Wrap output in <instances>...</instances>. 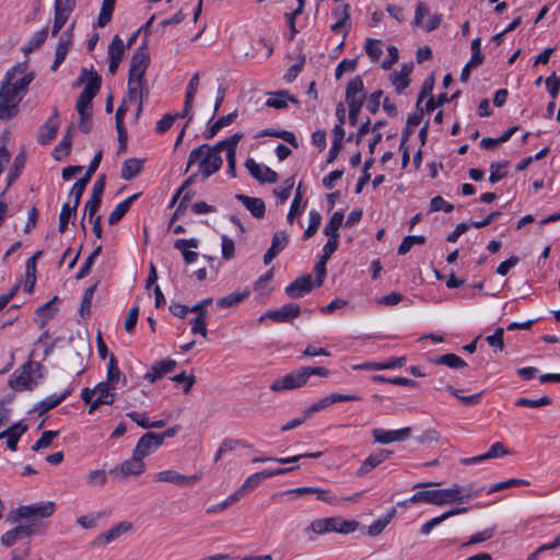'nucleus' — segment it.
Masks as SVG:
<instances>
[{"label":"nucleus","mask_w":560,"mask_h":560,"mask_svg":"<svg viewBox=\"0 0 560 560\" xmlns=\"http://www.w3.org/2000/svg\"><path fill=\"white\" fill-rule=\"evenodd\" d=\"M482 490L483 488L476 489L474 483L467 486L454 483L446 489L418 491L409 499V502H425L434 505L465 503L478 497Z\"/></svg>","instance_id":"obj_1"},{"label":"nucleus","mask_w":560,"mask_h":560,"mask_svg":"<svg viewBox=\"0 0 560 560\" xmlns=\"http://www.w3.org/2000/svg\"><path fill=\"white\" fill-rule=\"evenodd\" d=\"M222 151H224V149H217V143L213 147L207 143L199 145L190 152L186 172L190 166L197 164L201 175L208 178L221 168L223 161L220 156V152Z\"/></svg>","instance_id":"obj_2"},{"label":"nucleus","mask_w":560,"mask_h":560,"mask_svg":"<svg viewBox=\"0 0 560 560\" xmlns=\"http://www.w3.org/2000/svg\"><path fill=\"white\" fill-rule=\"evenodd\" d=\"M23 95L10 88L8 82H1L0 86V119L10 120L19 113V104Z\"/></svg>","instance_id":"obj_3"},{"label":"nucleus","mask_w":560,"mask_h":560,"mask_svg":"<svg viewBox=\"0 0 560 560\" xmlns=\"http://www.w3.org/2000/svg\"><path fill=\"white\" fill-rule=\"evenodd\" d=\"M299 466L288 467V468H276V469H265L262 471L250 475L245 479L243 485L236 490L237 494L243 498L246 493L256 489L265 479L271 478L275 476L284 475L298 469Z\"/></svg>","instance_id":"obj_4"},{"label":"nucleus","mask_w":560,"mask_h":560,"mask_svg":"<svg viewBox=\"0 0 560 560\" xmlns=\"http://www.w3.org/2000/svg\"><path fill=\"white\" fill-rule=\"evenodd\" d=\"M145 470V464L142 458L137 457L135 453H132L131 458L116 465L113 469H110V475H113L118 481H125L129 477L140 476Z\"/></svg>","instance_id":"obj_5"},{"label":"nucleus","mask_w":560,"mask_h":560,"mask_svg":"<svg viewBox=\"0 0 560 560\" xmlns=\"http://www.w3.org/2000/svg\"><path fill=\"white\" fill-rule=\"evenodd\" d=\"M308 377L304 366L292 371L281 378L276 380L271 385L272 392L291 390L302 387L306 384Z\"/></svg>","instance_id":"obj_6"},{"label":"nucleus","mask_w":560,"mask_h":560,"mask_svg":"<svg viewBox=\"0 0 560 560\" xmlns=\"http://www.w3.org/2000/svg\"><path fill=\"white\" fill-rule=\"evenodd\" d=\"M202 478V472H196L190 476L182 475L176 470H163L154 476L156 482H170L178 487H191Z\"/></svg>","instance_id":"obj_7"},{"label":"nucleus","mask_w":560,"mask_h":560,"mask_svg":"<svg viewBox=\"0 0 560 560\" xmlns=\"http://www.w3.org/2000/svg\"><path fill=\"white\" fill-rule=\"evenodd\" d=\"M149 62V54L147 50V44L140 45L130 60L129 77L130 81H142L144 72Z\"/></svg>","instance_id":"obj_8"},{"label":"nucleus","mask_w":560,"mask_h":560,"mask_svg":"<svg viewBox=\"0 0 560 560\" xmlns=\"http://www.w3.org/2000/svg\"><path fill=\"white\" fill-rule=\"evenodd\" d=\"M55 510L56 505L54 502L22 505L16 509V515L20 518L26 520L47 518L55 513Z\"/></svg>","instance_id":"obj_9"},{"label":"nucleus","mask_w":560,"mask_h":560,"mask_svg":"<svg viewBox=\"0 0 560 560\" xmlns=\"http://www.w3.org/2000/svg\"><path fill=\"white\" fill-rule=\"evenodd\" d=\"M75 5V0H55V16L51 35L56 36L68 21Z\"/></svg>","instance_id":"obj_10"},{"label":"nucleus","mask_w":560,"mask_h":560,"mask_svg":"<svg viewBox=\"0 0 560 560\" xmlns=\"http://www.w3.org/2000/svg\"><path fill=\"white\" fill-rule=\"evenodd\" d=\"M301 314L299 304L288 303L282 305L279 310H270L260 316L259 322L266 318L271 319L276 323H288L293 318H296Z\"/></svg>","instance_id":"obj_11"},{"label":"nucleus","mask_w":560,"mask_h":560,"mask_svg":"<svg viewBox=\"0 0 560 560\" xmlns=\"http://www.w3.org/2000/svg\"><path fill=\"white\" fill-rule=\"evenodd\" d=\"M242 138L243 133L236 132L217 143V149H224L226 151L228 168L232 177L236 176V148Z\"/></svg>","instance_id":"obj_12"},{"label":"nucleus","mask_w":560,"mask_h":560,"mask_svg":"<svg viewBox=\"0 0 560 560\" xmlns=\"http://www.w3.org/2000/svg\"><path fill=\"white\" fill-rule=\"evenodd\" d=\"M32 362L23 365L20 372H14L10 380L9 385L14 390H30L35 386V382L32 377Z\"/></svg>","instance_id":"obj_13"},{"label":"nucleus","mask_w":560,"mask_h":560,"mask_svg":"<svg viewBox=\"0 0 560 560\" xmlns=\"http://www.w3.org/2000/svg\"><path fill=\"white\" fill-rule=\"evenodd\" d=\"M359 397L354 395H343V394H330L328 396L323 397L322 399L313 402L307 408L303 410V415L305 417H310L311 415L318 412L332 404L341 402V401H353L358 400Z\"/></svg>","instance_id":"obj_14"},{"label":"nucleus","mask_w":560,"mask_h":560,"mask_svg":"<svg viewBox=\"0 0 560 560\" xmlns=\"http://www.w3.org/2000/svg\"><path fill=\"white\" fill-rule=\"evenodd\" d=\"M440 16L431 15L425 3H418L413 21L415 25L420 26L427 32H431L440 25Z\"/></svg>","instance_id":"obj_15"},{"label":"nucleus","mask_w":560,"mask_h":560,"mask_svg":"<svg viewBox=\"0 0 560 560\" xmlns=\"http://www.w3.org/2000/svg\"><path fill=\"white\" fill-rule=\"evenodd\" d=\"M365 93L363 91V81L360 77L352 79L346 89V101L349 107L361 108Z\"/></svg>","instance_id":"obj_16"},{"label":"nucleus","mask_w":560,"mask_h":560,"mask_svg":"<svg viewBox=\"0 0 560 560\" xmlns=\"http://www.w3.org/2000/svg\"><path fill=\"white\" fill-rule=\"evenodd\" d=\"M161 445V439L158 438V433L148 432L139 439L132 453H135L137 457L143 459L155 450H158Z\"/></svg>","instance_id":"obj_17"},{"label":"nucleus","mask_w":560,"mask_h":560,"mask_svg":"<svg viewBox=\"0 0 560 560\" xmlns=\"http://www.w3.org/2000/svg\"><path fill=\"white\" fill-rule=\"evenodd\" d=\"M245 167L249 174L260 183L272 184L278 180V175L275 171L268 166L259 165L253 159L246 160Z\"/></svg>","instance_id":"obj_18"},{"label":"nucleus","mask_w":560,"mask_h":560,"mask_svg":"<svg viewBox=\"0 0 560 560\" xmlns=\"http://www.w3.org/2000/svg\"><path fill=\"white\" fill-rule=\"evenodd\" d=\"M315 284L312 282V276L305 275L302 277L296 278L293 282H291L285 288V293L291 299H299L303 296L304 294L311 292Z\"/></svg>","instance_id":"obj_19"},{"label":"nucleus","mask_w":560,"mask_h":560,"mask_svg":"<svg viewBox=\"0 0 560 560\" xmlns=\"http://www.w3.org/2000/svg\"><path fill=\"white\" fill-rule=\"evenodd\" d=\"M57 117V108H54L51 117L39 129L38 142L40 144H48L51 140L56 138L57 131L59 129V121Z\"/></svg>","instance_id":"obj_20"},{"label":"nucleus","mask_w":560,"mask_h":560,"mask_svg":"<svg viewBox=\"0 0 560 560\" xmlns=\"http://www.w3.org/2000/svg\"><path fill=\"white\" fill-rule=\"evenodd\" d=\"M289 243V236L284 231H279L273 234L271 246L264 256V262L270 264L276 256L282 252Z\"/></svg>","instance_id":"obj_21"},{"label":"nucleus","mask_w":560,"mask_h":560,"mask_svg":"<svg viewBox=\"0 0 560 560\" xmlns=\"http://www.w3.org/2000/svg\"><path fill=\"white\" fill-rule=\"evenodd\" d=\"M176 361L172 359L162 360L160 362H156L150 371H148L144 375V380L149 381L150 383L156 382L159 378H161L163 375L172 372L176 368Z\"/></svg>","instance_id":"obj_22"},{"label":"nucleus","mask_w":560,"mask_h":560,"mask_svg":"<svg viewBox=\"0 0 560 560\" xmlns=\"http://www.w3.org/2000/svg\"><path fill=\"white\" fill-rule=\"evenodd\" d=\"M413 70V62L402 65L399 71L390 74V82L398 93L402 92L410 83V74Z\"/></svg>","instance_id":"obj_23"},{"label":"nucleus","mask_w":560,"mask_h":560,"mask_svg":"<svg viewBox=\"0 0 560 560\" xmlns=\"http://www.w3.org/2000/svg\"><path fill=\"white\" fill-rule=\"evenodd\" d=\"M132 528V525L128 522H120L119 524L115 525L110 529L100 534L96 539L95 544L105 546L109 544L110 541H114L118 537H120L122 534L127 533Z\"/></svg>","instance_id":"obj_24"},{"label":"nucleus","mask_w":560,"mask_h":560,"mask_svg":"<svg viewBox=\"0 0 560 560\" xmlns=\"http://www.w3.org/2000/svg\"><path fill=\"white\" fill-rule=\"evenodd\" d=\"M72 43V34L70 32L63 33L57 44L55 60L51 65V70L56 71L58 67L63 62L67 57V54L71 47Z\"/></svg>","instance_id":"obj_25"},{"label":"nucleus","mask_w":560,"mask_h":560,"mask_svg":"<svg viewBox=\"0 0 560 560\" xmlns=\"http://www.w3.org/2000/svg\"><path fill=\"white\" fill-rule=\"evenodd\" d=\"M198 245L199 241L197 238H180L174 243V247L182 252L183 258L188 265L195 262L198 258V253L189 250V248H197Z\"/></svg>","instance_id":"obj_26"},{"label":"nucleus","mask_w":560,"mask_h":560,"mask_svg":"<svg viewBox=\"0 0 560 560\" xmlns=\"http://www.w3.org/2000/svg\"><path fill=\"white\" fill-rule=\"evenodd\" d=\"M236 199L240 200L255 218L261 219L265 215L266 207L262 199L242 194L236 195Z\"/></svg>","instance_id":"obj_27"},{"label":"nucleus","mask_w":560,"mask_h":560,"mask_svg":"<svg viewBox=\"0 0 560 560\" xmlns=\"http://www.w3.org/2000/svg\"><path fill=\"white\" fill-rule=\"evenodd\" d=\"M27 430L22 423H15L0 433V440L7 438V445L11 451H15L21 435Z\"/></svg>","instance_id":"obj_28"},{"label":"nucleus","mask_w":560,"mask_h":560,"mask_svg":"<svg viewBox=\"0 0 560 560\" xmlns=\"http://www.w3.org/2000/svg\"><path fill=\"white\" fill-rule=\"evenodd\" d=\"M126 102H129V103H138V108H137V116H139L142 112V81H139V80H136V81H130V79H128V95H127V98L124 100V104Z\"/></svg>","instance_id":"obj_29"},{"label":"nucleus","mask_w":560,"mask_h":560,"mask_svg":"<svg viewBox=\"0 0 560 560\" xmlns=\"http://www.w3.org/2000/svg\"><path fill=\"white\" fill-rule=\"evenodd\" d=\"M468 511L467 508H455L453 510H450L428 522H425L422 526H421V533L423 535H429L431 533V530L440 525L442 522H444L445 520L450 518L451 516H454V515H458L460 513H466Z\"/></svg>","instance_id":"obj_30"},{"label":"nucleus","mask_w":560,"mask_h":560,"mask_svg":"<svg viewBox=\"0 0 560 560\" xmlns=\"http://www.w3.org/2000/svg\"><path fill=\"white\" fill-rule=\"evenodd\" d=\"M74 127L73 125L69 126L62 140L54 150V158L58 161L62 160L70 153V149L72 145V137H73Z\"/></svg>","instance_id":"obj_31"},{"label":"nucleus","mask_w":560,"mask_h":560,"mask_svg":"<svg viewBox=\"0 0 560 560\" xmlns=\"http://www.w3.org/2000/svg\"><path fill=\"white\" fill-rule=\"evenodd\" d=\"M86 74H89L90 77H89V80H88L82 93H85V94L88 93L89 95H92L95 97L100 91L102 79L96 72H94V71L88 72L86 69H83L82 75L79 78V83H81L83 81V79Z\"/></svg>","instance_id":"obj_32"},{"label":"nucleus","mask_w":560,"mask_h":560,"mask_svg":"<svg viewBox=\"0 0 560 560\" xmlns=\"http://www.w3.org/2000/svg\"><path fill=\"white\" fill-rule=\"evenodd\" d=\"M143 162L140 159H128L124 162L121 167V178L130 180L139 175L142 171Z\"/></svg>","instance_id":"obj_33"},{"label":"nucleus","mask_w":560,"mask_h":560,"mask_svg":"<svg viewBox=\"0 0 560 560\" xmlns=\"http://www.w3.org/2000/svg\"><path fill=\"white\" fill-rule=\"evenodd\" d=\"M336 517L317 518L310 524L308 529L318 535L336 532Z\"/></svg>","instance_id":"obj_34"},{"label":"nucleus","mask_w":560,"mask_h":560,"mask_svg":"<svg viewBox=\"0 0 560 560\" xmlns=\"http://www.w3.org/2000/svg\"><path fill=\"white\" fill-rule=\"evenodd\" d=\"M71 394V389H67L59 396H49L46 399L42 400L35 408L38 411L39 416L46 413L50 409L57 407L61 404L69 395Z\"/></svg>","instance_id":"obj_35"},{"label":"nucleus","mask_w":560,"mask_h":560,"mask_svg":"<svg viewBox=\"0 0 560 560\" xmlns=\"http://www.w3.org/2000/svg\"><path fill=\"white\" fill-rule=\"evenodd\" d=\"M288 102L298 103V100L290 95L287 91H279L272 94V97L268 98L266 105L272 108H284Z\"/></svg>","instance_id":"obj_36"},{"label":"nucleus","mask_w":560,"mask_h":560,"mask_svg":"<svg viewBox=\"0 0 560 560\" xmlns=\"http://www.w3.org/2000/svg\"><path fill=\"white\" fill-rule=\"evenodd\" d=\"M34 80V73L28 72L24 73L21 78H18L15 75L14 80H8L4 78L2 82H8L10 88H14V91L19 94H22L26 92L27 86L31 84V82Z\"/></svg>","instance_id":"obj_37"},{"label":"nucleus","mask_w":560,"mask_h":560,"mask_svg":"<svg viewBox=\"0 0 560 560\" xmlns=\"http://www.w3.org/2000/svg\"><path fill=\"white\" fill-rule=\"evenodd\" d=\"M364 49L371 61H378L383 55V43L381 39L368 38Z\"/></svg>","instance_id":"obj_38"},{"label":"nucleus","mask_w":560,"mask_h":560,"mask_svg":"<svg viewBox=\"0 0 560 560\" xmlns=\"http://www.w3.org/2000/svg\"><path fill=\"white\" fill-rule=\"evenodd\" d=\"M116 0H103L97 19L98 27H105L112 20Z\"/></svg>","instance_id":"obj_39"},{"label":"nucleus","mask_w":560,"mask_h":560,"mask_svg":"<svg viewBox=\"0 0 560 560\" xmlns=\"http://www.w3.org/2000/svg\"><path fill=\"white\" fill-rule=\"evenodd\" d=\"M97 283L98 282H95L93 285L89 287L85 291H84V294H83V298L81 300V304H80V315L85 318L88 316H90L91 314V304H92V299H93V295L96 291V288H97Z\"/></svg>","instance_id":"obj_40"},{"label":"nucleus","mask_w":560,"mask_h":560,"mask_svg":"<svg viewBox=\"0 0 560 560\" xmlns=\"http://www.w3.org/2000/svg\"><path fill=\"white\" fill-rule=\"evenodd\" d=\"M343 218L345 215L342 212H335L324 229L325 235L331 237H339L338 231L342 224Z\"/></svg>","instance_id":"obj_41"},{"label":"nucleus","mask_w":560,"mask_h":560,"mask_svg":"<svg viewBox=\"0 0 560 560\" xmlns=\"http://www.w3.org/2000/svg\"><path fill=\"white\" fill-rule=\"evenodd\" d=\"M249 295V291L246 290L244 292H232L229 295L221 298L217 301L218 306L220 307H233L241 303L244 299Z\"/></svg>","instance_id":"obj_42"},{"label":"nucleus","mask_w":560,"mask_h":560,"mask_svg":"<svg viewBox=\"0 0 560 560\" xmlns=\"http://www.w3.org/2000/svg\"><path fill=\"white\" fill-rule=\"evenodd\" d=\"M47 36H48V28L47 27H44L43 30L36 32L31 37V39L27 43V46L23 49V51L25 54H30V52L36 50L37 48H39L45 43V40L47 39Z\"/></svg>","instance_id":"obj_43"},{"label":"nucleus","mask_w":560,"mask_h":560,"mask_svg":"<svg viewBox=\"0 0 560 560\" xmlns=\"http://www.w3.org/2000/svg\"><path fill=\"white\" fill-rule=\"evenodd\" d=\"M412 432L413 430L410 427L387 430V444L407 441L408 439L411 438Z\"/></svg>","instance_id":"obj_44"},{"label":"nucleus","mask_w":560,"mask_h":560,"mask_svg":"<svg viewBox=\"0 0 560 560\" xmlns=\"http://www.w3.org/2000/svg\"><path fill=\"white\" fill-rule=\"evenodd\" d=\"M120 374L121 373H120V370L118 368L117 360H116L114 354H110L108 366H107V377H106L105 383H107L108 385L115 387V385L120 380Z\"/></svg>","instance_id":"obj_45"},{"label":"nucleus","mask_w":560,"mask_h":560,"mask_svg":"<svg viewBox=\"0 0 560 560\" xmlns=\"http://www.w3.org/2000/svg\"><path fill=\"white\" fill-rule=\"evenodd\" d=\"M528 485H529V482L525 479H517V478L508 479L505 481H500V482L492 485L488 489L487 493L492 494L494 492L502 491V490H505V489H509L512 487L528 486Z\"/></svg>","instance_id":"obj_46"},{"label":"nucleus","mask_w":560,"mask_h":560,"mask_svg":"<svg viewBox=\"0 0 560 560\" xmlns=\"http://www.w3.org/2000/svg\"><path fill=\"white\" fill-rule=\"evenodd\" d=\"M435 363L443 364L452 369H463L467 365L466 362L460 357L454 353H447L439 357L435 360Z\"/></svg>","instance_id":"obj_47"},{"label":"nucleus","mask_w":560,"mask_h":560,"mask_svg":"<svg viewBox=\"0 0 560 560\" xmlns=\"http://www.w3.org/2000/svg\"><path fill=\"white\" fill-rule=\"evenodd\" d=\"M302 198H303V192H302V188H301V185L298 186L296 188V191H295V195H294V198L292 200V203H291V207H290V210H289V213H288V217H287V220L290 224L293 223L294 221V218L299 214H301L302 212V208H301V202H302Z\"/></svg>","instance_id":"obj_48"},{"label":"nucleus","mask_w":560,"mask_h":560,"mask_svg":"<svg viewBox=\"0 0 560 560\" xmlns=\"http://www.w3.org/2000/svg\"><path fill=\"white\" fill-rule=\"evenodd\" d=\"M112 388L114 387L105 382H101L94 387L97 398L104 400V405H112L115 400V394L110 392Z\"/></svg>","instance_id":"obj_49"},{"label":"nucleus","mask_w":560,"mask_h":560,"mask_svg":"<svg viewBox=\"0 0 560 560\" xmlns=\"http://www.w3.org/2000/svg\"><path fill=\"white\" fill-rule=\"evenodd\" d=\"M125 49L126 47L124 42L119 38L118 35H116L108 46L109 59H116L121 61L125 54Z\"/></svg>","instance_id":"obj_50"},{"label":"nucleus","mask_w":560,"mask_h":560,"mask_svg":"<svg viewBox=\"0 0 560 560\" xmlns=\"http://www.w3.org/2000/svg\"><path fill=\"white\" fill-rule=\"evenodd\" d=\"M425 243V237L422 235L406 236L398 247L399 255H406L413 245H422Z\"/></svg>","instance_id":"obj_51"},{"label":"nucleus","mask_w":560,"mask_h":560,"mask_svg":"<svg viewBox=\"0 0 560 560\" xmlns=\"http://www.w3.org/2000/svg\"><path fill=\"white\" fill-rule=\"evenodd\" d=\"M509 165V162H497L491 163L490 165V176L489 182L491 184H495L506 175V167Z\"/></svg>","instance_id":"obj_52"},{"label":"nucleus","mask_w":560,"mask_h":560,"mask_svg":"<svg viewBox=\"0 0 560 560\" xmlns=\"http://www.w3.org/2000/svg\"><path fill=\"white\" fill-rule=\"evenodd\" d=\"M94 96L89 95L88 93H80L77 100V110L79 115H92V100Z\"/></svg>","instance_id":"obj_53"},{"label":"nucleus","mask_w":560,"mask_h":560,"mask_svg":"<svg viewBox=\"0 0 560 560\" xmlns=\"http://www.w3.org/2000/svg\"><path fill=\"white\" fill-rule=\"evenodd\" d=\"M25 165V155L20 153L15 156L12 167L8 175V186H10L21 174Z\"/></svg>","instance_id":"obj_54"},{"label":"nucleus","mask_w":560,"mask_h":560,"mask_svg":"<svg viewBox=\"0 0 560 560\" xmlns=\"http://www.w3.org/2000/svg\"><path fill=\"white\" fill-rule=\"evenodd\" d=\"M550 404L551 399L548 396H542L539 399L517 398L515 400L516 406L527 408H540Z\"/></svg>","instance_id":"obj_55"},{"label":"nucleus","mask_w":560,"mask_h":560,"mask_svg":"<svg viewBox=\"0 0 560 560\" xmlns=\"http://www.w3.org/2000/svg\"><path fill=\"white\" fill-rule=\"evenodd\" d=\"M237 446H245V443L242 440H233V439L223 440V442L221 443V445L215 454L214 460L215 462L220 460V458L222 457L223 454L234 451Z\"/></svg>","instance_id":"obj_56"},{"label":"nucleus","mask_w":560,"mask_h":560,"mask_svg":"<svg viewBox=\"0 0 560 560\" xmlns=\"http://www.w3.org/2000/svg\"><path fill=\"white\" fill-rule=\"evenodd\" d=\"M481 39L479 37L475 38L471 42L470 49H471V58L468 61V66L478 67L483 61V55L481 52Z\"/></svg>","instance_id":"obj_57"},{"label":"nucleus","mask_w":560,"mask_h":560,"mask_svg":"<svg viewBox=\"0 0 560 560\" xmlns=\"http://www.w3.org/2000/svg\"><path fill=\"white\" fill-rule=\"evenodd\" d=\"M88 184H89V182H86V179H83V178H80L78 182L74 183V185L70 191V196L73 198L72 210L78 209V207L80 205L81 197H82Z\"/></svg>","instance_id":"obj_58"},{"label":"nucleus","mask_w":560,"mask_h":560,"mask_svg":"<svg viewBox=\"0 0 560 560\" xmlns=\"http://www.w3.org/2000/svg\"><path fill=\"white\" fill-rule=\"evenodd\" d=\"M446 389L452 396L456 397L460 402H463L466 406H475V405L479 404L481 396H482V393H478V394H474V395H469V396H460L458 394V390L456 388H454L453 386H447Z\"/></svg>","instance_id":"obj_59"},{"label":"nucleus","mask_w":560,"mask_h":560,"mask_svg":"<svg viewBox=\"0 0 560 560\" xmlns=\"http://www.w3.org/2000/svg\"><path fill=\"white\" fill-rule=\"evenodd\" d=\"M322 222V215L319 212L312 210L310 212V223L307 229L304 232V238L308 240L311 238L318 230Z\"/></svg>","instance_id":"obj_60"},{"label":"nucleus","mask_w":560,"mask_h":560,"mask_svg":"<svg viewBox=\"0 0 560 560\" xmlns=\"http://www.w3.org/2000/svg\"><path fill=\"white\" fill-rule=\"evenodd\" d=\"M242 498L237 494V492L235 491L234 493H232L231 495H229L223 502H220L215 505H212V506H209L206 512L208 514H212V513H219V512H222L224 511L225 509H228L229 506L233 505L234 503H236L238 500H241Z\"/></svg>","instance_id":"obj_61"},{"label":"nucleus","mask_w":560,"mask_h":560,"mask_svg":"<svg viewBox=\"0 0 560 560\" xmlns=\"http://www.w3.org/2000/svg\"><path fill=\"white\" fill-rule=\"evenodd\" d=\"M59 434L58 431H44L42 433V436L34 443V445L32 446V450L33 451H39L42 448H46L48 446H50V444L52 443V440L55 438H57Z\"/></svg>","instance_id":"obj_62"},{"label":"nucleus","mask_w":560,"mask_h":560,"mask_svg":"<svg viewBox=\"0 0 560 560\" xmlns=\"http://www.w3.org/2000/svg\"><path fill=\"white\" fill-rule=\"evenodd\" d=\"M77 210H72V207H70L69 203H65L61 208L60 214H59V225L58 231L60 233H65L68 228L69 219L72 214H75Z\"/></svg>","instance_id":"obj_63"},{"label":"nucleus","mask_w":560,"mask_h":560,"mask_svg":"<svg viewBox=\"0 0 560 560\" xmlns=\"http://www.w3.org/2000/svg\"><path fill=\"white\" fill-rule=\"evenodd\" d=\"M86 479L90 486L102 487L107 481V475L105 470L96 469L90 471Z\"/></svg>","instance_id":"obj_64"}]
</instances>
